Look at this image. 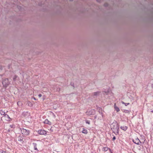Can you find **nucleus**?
Returning <instances> with one entry per match:
<instances>
[{
  "label": "nucleus",
  "mask_w": 153,
  "mask_h": 153,
  "mask_svg": "<svg viewBox=\"0 0 153 153\" xmlns=\"http://www.w3.org/2000/svg\"><path fill=\"white\" fill-rule=\"evenodd\" d=\"M111 128L113 131V132L117 135L118 134L119 127L116 121L114 122L111 125Z\"/></svg>",
  "instance_id": "obj_1"
},
{
  "label": "nucleus",
  "mask_w": 153,
  "mask_h": 153,
  "mask_svg": "<svg viewBox=\"0 0 153 153\" xmlns=\"http://www.w3.org/2000/svg\"><path fill=\"white\" fill-rule=\"evenodd\" d=\"M21 132L22 134L25 135H28L29 134L30 131L24 128H21Z\"/></svg>",
  "instance_id": "obj_2"
},
{
  "label": "nucleus",
  "mask_w": 153,
  "mask_h": 153,
  "mask_svg": "<svg viewBox=\"0 0 153 153\" xmlns=\"http://www.w3.org/2000/svg\"><path fill=\"white\" fill-rule=\"evenodd\" d=\"M86 113L87 115H94L95 113V111L93 109L89 110L86 112Z\"/></svg>",
  "instance_id": "obj_3"
},
{
  "label": "nucleus",
  "mask_w": 153,
  "mask_h": 153,
  "mask_svg": "<svg viewBox=\"0 0 153 153\" xmlns=\"http://www.w3.org/2000/svg\"><path fill=\"white\" fill-rule=\"evenodd\" d=\"M2 83L3 85L5 87H7L9 84L7 79H4Z\"/></svg>",
  "instance_id": "obj_4"
},
{
  "label": "nucleus",
  "mask_w": 153,
  "mask_h": 153,
  "mask_svg": "<svg viewBox=\"0 0 153 153\" xmlns=\"http://www.w3.org/2000/svg\"><path fill=\"white\" fill-rule=\"evenodd\" d=\"M133 141L134 143L137 145H140L141 143V142L138 138H136L134 139H133Z\"/></svg>",
  "instance_id": "obj_5"
},
{
  "label": "nucleus",
  "mask_w": 153,
  "mask_h": 153,
  "mask_svg": "<svg viewBox=\"0 0 153 153\" xmlns=\"http://www.w3.org/2000/svg\"><path fill=\"white\" fill-rule=\"evenodd\" d=\"M100 93V91H97L93 92L92 93V95L94 98L96 97L97 96L99 95Z\"/></svg>",
  "instance_id": "obj_6"
},
{
  "label": "nucleus",
  "mask_w": 153,
  "mask_h": 153,
  "mask_svg": "<svg viewBox=\"0 0 153 153\" xmlns=\"http://www.w3.org/2000/svg\"><path fill=\"white\" fill-rule=\"evenodd\" d=\"M38 132L39 134L41 135H45L46 134V131L43 130H39Z\"/></svg>",
  "instance_id": "obj_7"
},
{
  "label": "nucleus",
  "mask_w": 153,
  "mask_h": 153,
  "mask_svg": "<svg viewBox=\"0 0 153 153\" xmlns=\"http://www.w3.org/2000/svg\"><path fill=\"white\" fill-rule=\"evenodd\" d=\"M108 150H109V152L111 153H112V151L111 150V149L110 148H108L107 147H104L102 148V150L106 152L108 151Z\"/></svg>",
  "instance_id": "obj_8"
},
{
  "label": "nucleus",
  "mask_w": 153,
  "mask_h": 153,
  "mask_svg": "<svg viewBox=\"0 0 153 153\" xmlns=\"http://www.w3.org/2000/svg\"><path fill=\"white\" fill-rule=\"evenodd\" d=\"M4 117L5 119L6 120L9 121L10 120V118L9 116L7 114H5L4 116H3L2 117Z\"/></svg>",
  "instance_id": "obj_9"
},
{
  "label": "nucleus",
  "mask_w": 153,
  "mask_h": 153,
  "mask_svg": "<svg viewBox=\"0 0 153 153\" xmlns=\"http://www.w3.org/2000/svg\"><path fill=\"white\" fill-rule=\"evenodd\" d=\"M44 123L45 124H48L49 125H51V122L49 121L47 119H46L45 120L44 122Z\"/></svg>",
  "instance_id": "obj_10"
},
{
  "label": "nucleus",
  "mask_w": 153,
  "mask_h": 153,
  "mask_svg": "<svg viewBox=\"0 0 153 153\" xmlns=\"http://www.w3.org/2000/svg\"><path fill=\"white\" fill-rule=\"evenodd\" d=\"M120 128L121 129L125 131L128 128L127 126H121L120 127Z\"/></svg>",
  "instance_id": "obj_11"
},
{
  "label": "nucleus",
  "mask_w": 153,
  "mask_h": 153,
  "mask_svg": "<svg viewBox=\"0 0 153 153\" xmlns=\"http://www.w3.org/2000/svg\"><path fill=\"white\" fill-rule=\"evenodd\" d=\"M33 147L34 150L38 151V150L36 147V146L37 145V144L36 143H33Z\"/></svg>",
  "instance_id": "obj_12"
},
{
  "label": "nucleus",
  "mask_w": 153,
  "mask_h": 153,
  "mask_svg": "<svg viewBox=\"0 0 153 153\" xmlns=\"http://www.w3.org/2000/svg\"><path fill=\"white\" fill-rule=\"evenodd\" d=\"M82 132L85 134H87L88 133L87 130L85 128H83V130Z\"/></svg>",
  "instance_id": "obj_13"
},
{
  "label": "nucleus",
  "mask_w": 153,
  "mask_h": 153,
  "mask_svg": "<svg viewBox=\"0 0 153 153\" xmlns=\"http://www.w3.org/2000/svg\"><path fill=\"white\" fill-rule=\"evenodd\" d=\"M23 137H22L20 135H19V136L18 140L19 141H23Z\"/></svg>",
  "instance_id": "obj_14"
},
{
  "label": "nucleus",
  "mask_w": 153,
  "mask_h": 153,
  "mask_svg": "<svg viewBox=\"0 0 153 153\" xmlns=\"http://www.w3.org/2000/svg\"><path fill=\"white\" fill-rule=\"evenodd\" d=\"M0 113L1 115H4L5 114V112L2 110H0Z\"/></svg>",
  "instance_id": "obj_15"
},
{
  "label": "nucleus",
  "mask_w": 153,
  "mask_h": 153,
  "mask_svg": "<svg viewBox=\"0 0 153 153\" xmlns=\"http://www.w3.org/2000/svg\"><path fill=\"white\" fill-rule=\"evenodd\" d=\"M121 103L123 104H124L125 106H126L128 105H129L130 103H125L124 102L122 101Z\"/></svg>",
  "instance_id": "obj_16"
},
{
  "label": "nucleus",
  "mask_w": 153,
  "mask_h": 153,
  "mask_svg": "<svg viewBox=\"0 0 153 153\" xmlns=\"http://www.w3.org/2000/svg\"><path fill=\"white\" fill-rule=\"evenodd\" d=\"M114 109L117 112H118L119 111H120V109H119V108L118 107H115V108H114Z\"/></svg>",
  "instance_id": "obj_17"
},
{
  "label": "nucleus",
  "mask_w": 153,
  "mask_h": 153,
  "mask_svg": "<svg viewBox=\"0 0 153 153\" xmlns=\"http://www.w3.org/2000/svg\"><path fill=\"white\" fill-rule=\"evenodd\" d=\"M17 77V76L16 75H15L13 78V80L14 81H15Z\"/></svg>",
  "instance_id": "obj_18"
},
{
  "label": "nucleus",
  "mask_w": 153,
  "mask_h": 153,
  "mask_svg": "<svg viewBox=\"0 0 153 153\" xmlns=\"http://www.w3.org/2000/svg\"><path fill=\"white\" fill-rule=\"evenodd\" d=\"M10 126L11 128H14L15 127V125L14 124L10 125Z\"/></svg>",
  "instance_id": "obj_19"
},
{
  "label": "nucleus",
  "mask_w": 153,
  "mask_h": 153,
  "mask_svg": "<svg viewBox=\"0 0 153 153\" xmlns=\"http://www.w3.org/2000/svg\"><path fill=\"white\" fill-rule=\"evenodd\" d=\"M85 122H86V123H87V124H90V122L88 120H85Z\"/></svg>",
  "instance_id": "obj_20"
},
{
  "label": "nucleus",
  "mask_w": 153,
  "mask_h": 153,
  "mask_svg": "<svg viewBox=\"0 0 153 153\" xmlns=\"http://www.w3.org/2000/svg\"><path fill=\"white\" fill-rule=\"evenodd\" d=\"M5 152L4 151L2 150H0V153H5Z\"/></svg>",
  "instance_id": "obj_21"
},
{
  "label": "nucleus",
  "mask_w": 153,
  "mask_h": 153,
  "mask_svg": "<svg viewBox=\"0 0 153 153\" xmlns=\"http://www.w3.org/2000/svg\"><path fill=\"white\" fill-rule=\"evenodd\" d=\"M108 4L107 3H105L104 4V6L105 7L108 6Z\"/></svg>",
  "instance_id": "obj_22"
},
{
  "label": "nucleus",
  "mask_w": 153,
  "mask_h": 153,
  "mask_svg": "<svg viewBox=\"0 0 153 153\" xmlns=\"http://www.w3.org/2000/svg\"><path fill=\"white\" fill-rule=\"evenodd\" d=\"M42 95L41 94H39L38 95V96L39 97H42Z\"/></svg>",
  "instance_id": "obj_23"
},
{
  "label": "nucleus",
  "mask_w": 153,
  "mask_h": 153,
  "mask_svg": "<svg viewBox=\"0 0 153 153\" xmlns=\"http://www.w3.org/2000/svg\"><path fill=\"white\" fill-rule=\"evenodd\" d=\"M116 139V137L115 136H114L113 138V140H114Z\"/></svg>",
  "instance_id": "obj_24"
},
{
  "label": "nucleus",
  "mask_w": 153,
  "mask_h": 153,
  "mask_svg": "<svg viewBox=\"0 0 153 153\" xmlns=\"http://www.w3.org/2000/svg\"><path fill=\"white\" fill-rule=\"evenodd\" d=\"M117 106H116V104L115 103L114 105V108H115V107H117Z\"/></svg>",
  "instance_id": "obj_25"
},
{
  "label": "nucleus",
  "mask_w": 153,
  "mask_h": 153,
  "mask_svg": "<svg viewBox=\"0 0 153 153\" xmlns=\"http://www.w3.org/2000/svg\"><path fill=\"white\" fill-rule=\"evenodd\" d=\"M108 91L107 92H105V93L107 95H108Z\"/></svg>",
  "instance_id": "obj_26"
},
{
  "label": "nucleus",
  "mask_w": 153,
  "mask_h": 153,
  "mask_svg": "<svg viewBox=\"0 0 153 153\" xmlns=\"http://www.w3.org/2000/svg\"><path fill=\"white\" fill-rule=\"evenodd\" d=\"M98 2H100V0H96Z\"/></svg>",
  "instance_id": "obj_27"
},
{
  "label": "nucleus",
  "mask_w": 153,
  "mask_h": 153,
  "mask_svg": "<svg viewBox=\"0 0 153 153\" xmlns=\"http://www.w3.org/2000/svg\"><path fill=\"white\" fill-rule=\"evenodd\" d=\"M19 103H20V102H17V104L18 105Z\"/></svg>",
  "instance_id": "obj_28"
},
{
  "label": "nucleus",
  "mask_w": 153,
  "mask_h": 153,
  "mask_svg": "<svg viewBox=\"0 0 153 153\" xmlns=\"http://www.w3.org/2000/svg\"><path fill=\"white\" fill-rule=\"evenodd\" d=\"M34 100H36V98H34Z\"/></svg>",
  "instance_id": "obj_29"
},
{
  "label": "nucleus",
  "mask_w": 153,
  "mask_h": 153,
  "mask_svg": "<svg viewBox=\"0 0 153 153\" xmlns=\"http://www.w3.org/2000/svg\"><path fill=\"white\" fill-rule=\"evenodd\" d=\"M151 112H153V110L151 111Z\"/></svg>",
  "instance_id": "obj_30"
},
{
  "label": "nucleus",
  "mask_w": 153,
  "mask_h": 153,
  "mask_svg": "<svg viewBox=\"0 0 153 153\" xmlns=\"http://www.w3.org/2000/svg\"><path fill=\"white\" fill-rule=\"evenodd\" d=\"M70 1H72V0H70Z\"/></svg>",
  "instance_id": "obj_31"
}]
</instances>
